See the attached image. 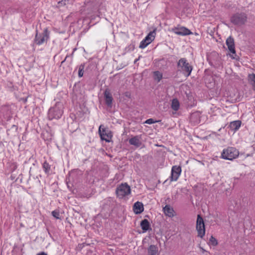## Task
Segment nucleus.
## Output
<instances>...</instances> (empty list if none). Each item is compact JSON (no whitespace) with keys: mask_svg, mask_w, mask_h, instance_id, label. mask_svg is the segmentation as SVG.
Masks as SVG:
<instances>
[{"mask_svg":"<svg viewBox=\"0 0 255 255\" xmlns=\"http://www.w3.org/2000/svg\"><path fill=\"white\" fill-rule=\"evenodd\" d=\"M140 223H149V222L147 219H144L142 220Z\"/></svg>","mask_w":255,"mask_h":255,"instance_id":"33","label":"nucleus"},{"mask_svg":"<svg viewBox=\"0 0 255 255\" xmlns=\"http://www.w3.org/2000/svg\"><path fill=\"white\" fill-rule=\"evenodd\" d=\"M196 223H204L203 218L199 215H198Z\"/></svg>","mask_w":255,"mask_h":255,"instance_id":"30","label":"nucleus"},{"mask_svg":"<svg viewBox=\"0 0 255 255\" xmlns=\"http://www.w3.org/2000/svg\"><path fill=\"white\" fill-rule=\"evenodd\" d=\"M11 167H12V169H13V170H15V169L17 168V163H15V162H13V163H12L11 164Z\"/></svg>","mask_w":255,"mask_h":255,"instance_id":"32","label":"nucleus"},{"mask_svg":"<svg viewBox=\"0 0 255 255\" xmlns=\"http://www.w3.org/2000/svg\"><path fill=\"white\" fill-rule=\"evenodd\" d=\"M130 193V188L127 183L122 184L116 189V194L120 198H123Z\"/></svg>","mask_w":255,"mask_h":255,"instance_id":"6","label":"nucleus"},{"mask_svg":"<svg viewBox=\"0 0 255 255\" xmlns=\"http://www.w3.org/2000/svg\"><path fill=\"white\" fill-rule=\"evenodd\" d=\"M49 37V32L47 28H44L42 33H38L37 32L36 33L34 38V43L40 45L46 42Z\"/></svg>","mask_w":255,"mask_h":255,"instance_id":"4","label":"nucleus"},{"mask_svg":"<svg viewBox=\"0 0 255 255\" xmlns=\"http://www.w3.org/2000/svg\"><path fill=\"white\" fill-rule=\"evenodd\" d=\"M63 105L61 103H56L54 107L49 110L48 119L50 120L60 119L63 114Z\"/></svg>","mask_w":255,"mask_h":255,"instance_id":"1","label":"nucleus"},{"mask_svg":"<svg viewBox=\"0 0 255 255\" xmlns=\"http://www.w3.org/2000/svg\"><path fill=\"white\" fill-rule=\"evenodd\" d=\"M156 122L154 121L153 120V119H149L148 120H147L145 122V123L146 124H153L154 123H155Z\"/></svg>","mask_w":255,"mask_h":255,"instance_id":"31","label":"nucleus"},{"mask_svg":"<svg viewBox=\"0 0 255 255\" xmlns=\"http://www.w3.org/2000/svg\"><path fill=\"white\" fill-rule=\"evenodd\" d=\"M181 172V168L179 166L175 165L172 167L171 174V180L176 181Z\"/></svg>","mask_w":255,"mask_h":255,"instance_id":"9","label":"nucleus"},{"mask_svg":"<svg viewBox=\"0 0 255 255\" xmlns=\"http://www.w3.org/2000/svg\"><path fill=\"white\" fill-rule=\"evenodd\" d=\"M172 30L174 33L179 35H188L192 33L189 29L185 27H174Z\"/></svg>","mask_w":255,"mask_h":255,"instance_id":"10","label":"nucleus"},{"mask_svg":"<svg viewBox=\"0 0 255 255\" xmlns=\"http://www.w3.org/2000/svg\"><path fill=\"white\" fill-rule=\"evenodd\" d=\"M148 255H158V248L154 245H150L147 250Z\"/></svg>","mask_w":255,"mask_h":255,"instance_id":"17","label":"nucleus"},{"mask_svg":"<svg viewBox=\"0 0 255 255\" xmlns=\"http://www.w3.org/2000/svg\"><path fill=\"white\" fill-rule=\"evenodd\" d=\"M104 95L106 105L108 107H111L113 99L110 90L108 89H106Z\"/></svg>","mask_w":255,"mask_h":255,"instance_id":"11","label":"nucleus"},{"mask_svg":"<svg viewBox=\"0 0 255 255\" xmlns=\"http://www.w3.org/2000/svg\"><path fill=\"white\" fill-rule=\"evenodd\" d=\"M198 237L203 238L205 234V224H196Z\"/></svg>","mask_w":255,"mask_h":255,"instance_id":"14","label":"nucleus"},{"mask_svg":"<svg viewBox=\"0 0 255 255\" xmlns=\"http://www.w3.org/2000/svg\"><path fill=\"white\" fill-rule=\"evenodd\" d=\"M43 168L46 173H48L50 170V166L47 161H44L42 165Z\"/></svg>","mask_w":255,"mask_h":255,"instance_id":"24","label":"nucleus"},{"mask_svg":"<svg viewBox=\"0 0 255 255\" xmlns=\"http://www.w3.org/2000/svg\"><path fill=\"white\" fill-rule=\"evenodd\" d=\"M201 113L200 112L196 111L191 114L190 120L193 124L196 125L200 122Z\"/></svg>","mask_w":255,"mask_h":255,"instance_id":"12","label":"nucleus"},{"mask_svg":"<svg viewBox=\"0 0 255 255\" xmlns=\"http://www.w3.org/2000/svg\"><path fill=\"white\" fill-rule=\"evenodd\" d=\"M226 45L228 46V49L230 52L232 53L231 55V57L232 59H235V56H236L235 47V43L233 37L230 36L226 40Z\"/></svg>","mask_w":255,"mask_h":255,"instance_id":"8","label":"nucleus"},{"mask_svg":"<svg viewBox=\"0 0 255 255\" xmlns=\"http://www.w3.org/2000/svg\"><path fill=\"white\" fill-rule=\"evenodd\" d=\"M84 69V65L81 64L79 66V70H78V76L79 77H82L83 76Z\"/></svg>","mask_w":255,"mask_h":255,"instance_id":"25","label":"nucleus"},{"mask_svg":"<svg viewBox=\"0 0 255 255\" xmlns=\"http://www.w3.org/2000/svg\"><path fill=\"white\" fill-rule=\"evenodd\" d=\"M133 212L137 214L141 213L143 211V206L141 202H136L133 206Z\"/></svg>","mask_w":255,"mask_h":255,"instance_id":"13","label":"nucleus"},{"mask_svg":"<svg viewBox=\"0 0 255 255\" xmlns=\"http://www.w3.org/2000/svg\"><path fill=\"white\" fill-rule=\"evenodd\" d=\"M138 60V59H136L134 61V62H136Z\"/></svg>","mask_w":255,"mask_h":255,"instance_id":"37","label":"nucleus"},{"mask_svg":"<svg viewBox=\"0 0 255 255\" xmlns=\"http://www.w3.org/2000/svg\"><path fill=\"white\" fill-rule=\"evenodd\" d=\"M149 44V42L146 41L145 39L142 40L139 46V47L140 48L143 49L145 47H146Z\"/></svg>","mask_w":255,"mask_h":255,"instance_id":"26","label":"nucleus"},{"mask_svg":"<svg viewBox=\"0 0 255 255\" xmlns=\"http://www.w3.org/2000/svg\"><path fill=\"white\" fill-rule=\"evenodd\" d=\"M153 78L155 80L159 82L162 78V74L158 71H155L153 73Z\"/></svg>","mask_w":255,"mask_h":255,"instance_id":"22","label":"nucleus"},{"mask_svg":"<svg viewBox=\"0 0 255 255\" xmlns=\"http://www.w3.org/2000/svg\"><path fill=\"white\" fill-rule=\"evenodd\" d=\"M151 230L149 224H140L139 227L137 229V232L139 233H143L148 230Z\"/></svg>","mask_w":255,"mask_h":255,"instance_id":"18","label":"nucleus"},{"mask_svg":"<svg viewBox=\"0 0 255 255\" xmlns=\"http://www.w3.org/2000/svg\"><path fill=\"white\" fill-rule=\"evenodd\" d=\"M209 243L212 245L215 246L217 245L218 242L215 238H214L213 236H211L209 240Z\"/></svg>","mask_w":255,"mask_h":255,"instance_id":"27","label":"nucleus"},{"mask_svg":"<svg viewBox=\"0 0 255 255\" xmlns=\"http://www.w3.org/2000/svg\"><path fill=\"white\" fill-rule=\"evenodd\" d=\"M241 125V122L240 121H235L231 122L229 127L232 130L235 131L239 129Z\"/></svg>","mask_w":255,"mask_h":255,"instance_id":"16","label":"nucleus"},{"mask_svg":"<svg viewBox=\"0 0 255 255\" xmlns=\"http://www.w3.org/2000/svg\"><path fill=\"white\" fill-rule=\"evenodd\" d=\"M249 78L253 86V90L255 91V74L249 75Z\"/></svg>","mask_w":255,"mask_h":255,"instance_id":"23","label":"nucleus"},{"mask_svg":"<svg viewBox=\"0 0 255 255\" xmlns=\"http://www.w3.org/2000/svg\"><path fill=\"white\" fill-rule=\"evenodd\" d=\"M52 215L56 219H59L60 214L59 212L56 210H54L51 213Z\"/></svg>","mask_w":255,"mask_h":255,"instance_id":"29","label":"nucleus"},{"mask_svg":"<svg viewBox=\"0 0 255 255\" xmlns=\"http://www.w3.org/2000/svg\"><path fill=\"white\" fill-rule=\"evenodd\" d=\"M180 104L177 99H173L172 101L171 107L175 111H177L179 109Z\"/></svg>","mask_w":255,"mask_h":255,"instance_id":"21","label":"nucleus"},{"mask_svg":"<svg viewBox=\"0 0 255 255\" xmlns=\"http://www.w3.org/2000/svg\"><path fill=\"white\" fill-rule=\"evenodd\" d=\"M67 57L65 58V59L62 62V63H63V62H64L66 60V59Z\"/></svg>","mask_w":255,"mask_h":255,"instance_id":"35","label":"nucleus"},{"mask_svg":"<svg viewBox=\"0 0 255 255\" xmlns=\"http://www.w3.org/2000/svg\"><path fill=\"white\" fill-rule=\"evenodd\" d=\"M99 133L101 139L107 142H109L112 137L111 131L105 128H102V125L99 128Z\"/></svg>","mask_w":255,"mask_h":255,"instance_id":"7","label":"nucleus"},{"mask_svg":"<svg viewBox=\"0 0 255 255\" xmlns=\"http://www.w3.org/2000/svg\"><path fill=\"white\" fill-rule=\"evenodd\" d=\"M155 35V29H154L152 31H150L144 39L146 41L149 42V44H150L154 39Z\"/></svg>","mask_w":255,"mask_h":255,"instance_id":"20","label":"nucleus"},{"mask_svg":"<svg viewBox=\"0 0 255 255\" xmlns=\"http://www.w3.org/2000/svg\"><path fill=\"white\" fill-rule=\"evenodd\" d=\"M37 255H47V254L44 252H41L37 254Z\"/></svg>","mask_w":255,"mask_h":255,"instance_id":"34","label":"nucleus"},{"mask_svg":"<svg viewBox=\"0 0 255 255\" xmlns=\"http://www.w3.org/2000/svg\"><path fill=\"white\" fill-rule=\"evenodd\" d=\"M177 67L179 70L181 71L186 77H188L191 74L193 69L192 66L189 64L187 60L184 58H181L179 60Z\"/></svg>","mask_w":255,"mask_h":255,"instance_id":"2","label":"nucleus"},{"mask_svg":"<svg viewBox=\"0 0 255 255\" xmlns=\"http://www.w3.org/2000/svg\"><path fill=\"white\" fill-rule=\"evenodd\" d=\"M239 154V152L236 148L229 147L223 150L221 157L225 159L232 160L238 157Z\"/></svg>","mask_w":255,"mask_h":255,"instance_id":"3","label":"nucleus"},{"mask_svg":"<svg viewBox=\"0 0 255 255\" xmlns=\"http://www.w3.org/2000/svg\"><path fill=\"white\" fill-rule=\"evenodd\" d=\"M69 2L68 0H62L60 1L58 3V7H61L62 6L66 5Z\"/></svg>","mask_w":255,"mask_h":255,"instance_id":"28","label":"nucleus"},{"mask_svg":"<svg viewBox=\"0 0 255 255\" xmlns=\"http://www.w3.org/2000/svg\"><path fill=\"white\" fill-rule=\"evenodd\" d=\"M129 143L130 144L134 145L135 146L138 147L141 144V142L139 139V137L138 136H134L129 139Z\"/></svg>","mask_w":255,"mask_h":255,"instance_id":"15","label":"nucleus"},{"mask_svg":"<svg viewBox=\"0 0 255 255\" xmlns=\"http://www.w3.org/2000/svg\"><path fill=\"white\" fill-rule=\"evenodd\" d=\"M247 16L245 13H237L233 15L231 18V22L237 25H241L247 21Z\"/></svg>","mask_w":255,"mask_h":255,"instance_id":"5","label":"nucleus"},{"mask_svg":"<svg viewBox=\"0 0 255 255\" xmlns=\"http://www.w3.org/2000/svg\"><path fill=\"white\" fill-rule=\"evenodd\" d=\"M165 214L169 217L173 216L174 210L169 205H166L163 209Z\"/></svg>","mask_w":255,"mask_h":255,"instance_id":"19","label":"nucleus"},{"mask_svg":"<svg viewBox=\"0 0 255 255\" xmlns=\"http://www.w3.org/2000/svg\"><path fill=\"white\" fill-rule=\"evenodd\" d=\"M201 249L203 252H204L205 251V250H204L203 248H201Z\"/></svg>","mask_w":255,"mask_h":255,"instance_id":"36","label":"nucleus"}]
</instances>
